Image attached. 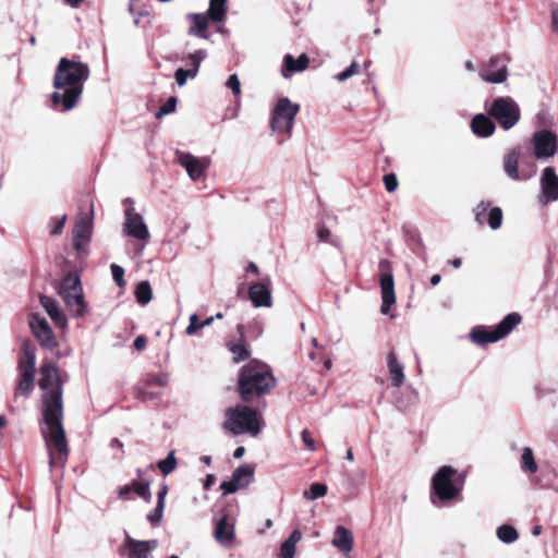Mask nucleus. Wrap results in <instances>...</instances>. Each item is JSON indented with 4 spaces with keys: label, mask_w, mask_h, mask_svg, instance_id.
<instances>
[{
    "label": "nucleus",
    "mask_w": 558,
    "mask_h": 558,
    "mask_svg": "<svg viewBox=\"0 0 558 558\" xmlns=\"http://www.w3.org/2000/svg\"><path fill=\"white\" fill-rule=\"evenodd\" d=\"M39 388L43 390V418L46 427L41 429L49 453V465L64 464L69 454L65 432L62 425V387L57 366L45 362L40 367Z\"/></svg>",
    "instance_id": "1"
},
{
    "label": "nucleus",
    "mask_w": 558,
    "mask_h": 558,
    "mask_svg": "<svg viewBox=\"0 0 558 558\" xmlns=\"http://www.w3.org/2000/svg\"><path fill=\"white\" fill-rule=\"evenodd\" d=\"M89 77V66L81 61L61 58L53 77L52 102L54 106L62 105L63 111H69L76 106L82 93L84 83Z\"/></svg>",
    "instance_id": "2"
},
{
    "label": "nucleus",
    "mask_w": 558,
    "mask_h": 558,
    "mask_svg": "<svg viewBox=\"0 0 558 558\" xmlns=\"http://www.w3.org/2000/svg\"><path fill=\"white\" fill-rule=\"evenodd\" d=\"M274 385L275 377L266 364L252 361L242 367L239 391L243 401L250 402L254 396L267 393Z\"/></svg>",
    "instance_id": "3"
},
{
    "label": "nucleus",
    "mask_w": 558,
    "mask_h": 558,
    "mask_svg": "<svg viewBox=\"0 0 558 558\" xmlns=\"http://www.w3.org/2000/svg\"><path fill=\"white\" fill-rule=\"evenodd\" d=\"M225 415L223 428L233 435L248 434L256 437L264 425L262 416L246 405L229 408Z\"/></svg>",
    "instance_id": "4"
},
{
    "label": "nucleus",
    "mask_w": 558,
    "mask_h": 558,
    "mask_svg": "<svg viewBox=\"0 0 558 558\" xmlns=\"http://www.w3.org/2000/svg\"><path fill=\"white\" fill-rule=\"evenodd\" d=\"M59 294L73 317L80 318L87 314L81 279L77 274H68L59 284Z\"/></svg>",
    "instance_id": "5"
},
{
    "label": "nucleus",
    "mask_w": 558,
    "mask_h": 558,
    "mask_svg": "<svg viewBox=\"0 0 558 558\" xmlns=\"http://www.w3.org/2000/svg\"><path fill=\"white\" fill-rule=\"evenodd\" d=\"M521 319L518 313H510L494 327H474L470 332V338L474 343L480 345L497 342L509 335L512 329L521 323Z\"/></svg>",
    "instance_id": "6"
},
{
    "label": "nucleus",
    "mask_w": 558,
    "mask_h": 558,
    "mask_svg": "<svg viewBox=\"0 0 558 558\" xmlns=\"http://www.w3.org/2000/svg\"><path fill=\"white\" fill-rule=\"evenodd\" d=\"M458 471L450 466H441L432 478V489L439 501H450L456 499L463 487V480L456 481Z\"/></svg>",
    "instance_id": "7"
},
{
    "label": "nucleus",
    "mask_w": 558,
    "mask_h": 558,
    "mask_svg": "<svg viewBox=\"0 0 558 558\" xmlns=\"http://www.w3.org/2000/svg\"><path fill=\"white\" fill-rule=\"evenodd\" d=\"M299 110L298 104L287 97L280 98L272 110L271 130L278 134H290Z\"/></svg>",
    "instance_id": "8"
},
{
    "label": "nucleus",
    "mask_w": 558,
    "mask_h": 558,
    "mask_svg": "<svg viewBox=\"0 0 558 558\" xmlns=\"http://www.w3.org/2000/svg\"><path fill=\"white\" fill-rule=\"evenodd\" d=\"M487 111L504 130L512 129L521 117L519 105L511 97L496 98Z\"/></svg>",
    "instance_id": "9"
},
{
    "label": "nucleus",
    "mask_w": 558,
    "mask_h": 558,
    "mask_svg": "<svg viewBox=\"0 0 558 558\" xmlns=\"http://www.w3.org/2000/svg\"><path fill=\"white\" fill-rule=\"evenodd\" d=\"M35 365H36V355L35 350L29 347L24 348V359L20 363V375L21 378L19 380L14 399L16 400L19 396L27 397L34 389L35 383Z\"/></svg>",
    "instance_id": "10"
},
{
    "label": "nucleus",
    "mask_w": 558,
    "mask_h": 558,
    "mask_svg": "<svg viewBox=\"0 0 558 558\" xmlns=\"http://www.w3.org/2000/svg\"><path fill=\"white\" fill-rule=\"evenodd\" d=\"M123 232L137 241H148L150 234L147 225L141 214L135 213L134 208L125 210V219L123 222Z\"/></svg>",
    "instance_id": "11"
},
{
    "label": "nucleus",
    "mask_w": 558,
    "mask_h": 558,
    "mask_svg": "<svg viewBox=\"0 0 558 558\" xmlns=\"http://www.w3.org/2000/svg\"><path fill=\"white\" fill-rule=\"evenodd\" d=\"M254 480V470L250 465H242L236 468L230 481L221 483L220 488L223 495L233 494L240 489L246 488Z\"/></svg>",
    "instance_id": "12"
},
{
    "label": "nucleus",
    "mask_w": 558,
    "mask_h": 558,
    "mask_svg": "<svg viewBox=\"0 0 558 558\" xmlns=\"http://www.w3.org/2000/svg\"><path fill=\"white\" fill-rule=\"evenodd\" d=\"M29 327L43 347L51 349L57 345L56 337L46 318L38 314H32L29 316Z\"/></svg>",
    "instance_id": "13"
},
{
    "label": "nucleus",
    "mask_w": 558,
    "mask_h": 558,
    "mask_svg": "<svg viewBox=\"0 0 558 558\" xmlns=\"http://www.w3.org/2000/svg\"><path fill=\"white\" fill-rule=\"evenodd\" d=\"M538 201L542 205L558 201V175L551 167L543 170Z\"/></svg>",
    "instance_id": "14"
},
{
    "label": "nucleus",
    "mask_w": 558,
    "mask_h": 558,
    "mask_svg": "<svg viewBox=\"0 0 558 558\" xmlns=\"http://www.w3.org/2000/svg\"><path fill=\"white\" fill-rule=\"evenodd\" d=\"M247 292L254 307L269 308L272 306L271 282L269 278L250 284Z\"/></svg>",
    "instance_id": "15"
},
{
    "label": "nucleus",
    "mask_w": 558,
    "mask_h": 558,
    "mask_svg": "<svg viewBox=\"0 0 558 558\" xmlns=\"http://www.w3.org/2000/svg\"><path fill=\"white\" fill-rule=\"evenodd\" d=\"M507 76V65L498 57H492L480 70V77L487 83H504Z\"/></svg>",
    "instance_id": "16"
},
{
    "label": "nucleus",
    "mask_w": 558,
    "mask_h": 558,
    "mask_svg": "<svg viewBox=\"0 0 558 558\" xmlns=\"http://www.w3.org/2000/svg\"><path fill=\"white\" fill-rule=\"evenodd\" d=\"M93 229V206L90 205L89 214L80 216L73 229V245L80 251L88 243Z\"/></svg>",
    "instance_id": "17"
},
{
    "label": "nucleus",
    "mask_w": 558,
    "mask_h": 558,
    "mask_svg": "<svg viewBox=\"0 0 558 558\" xmlns=\"http://www.w3.org/2000/svg\"><path fill=\"white\" fill-rule=\"evenodd\" d=\"M178 162L186 170L192 181L199 180L209 165L206 158H198L187 153H180Z\"/></svg>",
    "instance_id": "18"
},
{
    "label": "nucleus",
    "mask_w": 558,
    "mask_h": 558,
    "mask_svg": "<svg viewBox=\"0 0 558 558\" xmlns=\"http://www.w3.org/2000/svg\"><path fill=\"white\" fill-rule=\"evenodd\" d=\"M534 154L537 158H549L556 153V136L549 131H541L533 137Z\"/></svg>",
    "instance_id": "19"
},
{
    "label": "nucleus",
    "mask_w": 558,
    "mask_h": 558,
    "mask_svg": "<svg viewBox=\"0 0 558 558\" xmlns=\"http://www.w3.org/2000/svg\"><path fill=\"white\" fill-rule=\"evenodd\" d=\"M380 290L383 300L380 312L387 315L390 307L396 303L395 282L391 272H385L380 276Z\"/></svg>",
    "instance_id": "20"
},
{
    "label": "nucleus",
    "mask_w": 558,
    "mask_h": 558,
    "mask_svg": "<svg viewBox=\"0 0 558 558\" xmlns=\"http://www.w3.org/2000/svg\"><path fill=\"white\" fill-rule=\"evenodd\" d=\"M158 546L157 539L137 541L126 534L125 547L130 551L131 558H148V555Z\"/></svg>",
    "instance_id": "21"
},
{
    "label": "nucleus",
    "mask_w": 558,
    "mask_h": 558,
    "mask_svg": "<svg viewBox=\"0 0 558 558\" xmlns=\"http://www.w3.org/2000/svg\"><path fill=\"white\" fill-rule=\"evenodd\" d=\"M40 304L59 328H66L68 319L56 300L47 295H40Z\"/></svg>",
    "instance_id": "22"
},
{
    "label": "nucleus",
    "mask_w": 558,
    "mask_h": 558,
    "mask_svg": "<svg viewBox=\"0 0 558 558\" xmlns=\"http://www.w3.org/2000/svg\"><path fill=\"white\" fill-rule=\"evenodd\" d=\"M186 19L191 21V26L187 31L189 35L196 36L208 40L210 35L207 33L209 17L203 13H190Z\"/></svg>",
    "instance_id": "23"
},
{
    "label": "nucleus",
    "mask_w": 558,
    "mask_h": 558,
    "mask_svg": "<svg viewBox=\"0 0 558 558\" xmlns=\"http://www.w3.org/2000/svg\"><path fill=\"white\" fill-rule=\"evenodd\" d=\"M215 539L223 545L228 546L234 538V525L231 523L227 515L222 517L216 522L214 530Z\"/></svg>",
    "instance_id": "24"
},
{
    "label": "nucleus",
    "mask_w": 558,
    "mask_h": 558,
    "mask_svg": "<svg viewBox=\"0 0 558 558\" xmlns=\"http://www.w3.org/2000/svg\"><path fill=\"white\" fill-rule=\"evenodd\" d=\"M331 544L343 555H348L353 548L352 532L342 525H338L335 529Z\"/></svg>",
    "instance_id": "25"
},
{
    "label": "nucleus",
    "mask_w": 558,
    "mask_h": 558,
    "mask_svg": "<svg viewBox=\"0 0 558 558\" xmlns=\"http://www.w3.org/2000/svg\"><path fill=\"white\" fill-rule=\"evenodd\" d=\"M471 129L477 136L488 137L494 133L496 126L489 117L478 113L472 119Z\"/></svg>",
    "instance_id": "26"
},
{
    "label": "nucleus",
    "mask_w": 558,
    "mask_h": 558,
    "mask_svg": "<svg viewBox=\"0 0 558 558\" xmlns=\"http://www.w3.org/2000/svg\"><path fill=\"white\" fill-rule=\"evenodd\" d=\"M387 367L392 386L400 387L404 381L403 366L392 351L387 355Z\"/></svg>",
    "instance_id": "27"
},
{
    "label": "nucleus",
    "mask_w": 558,
    "mask_h": 558,
    "mask_svg": "<svg viewBox=\"0 0 558 558\" xmlns=\"http://www.w3.org/2000/svg\"><path fill=\"white\" fill-rule=\"evenodd\" d=\"M308 58L306 54H301L298 59H294L291 54H286L283 58L282 75L287 78L293 72H301L307 69Z\"/></svg>",
    "instance_id": "28"
},
{
    "label": "nucleus",
    "mask_w": 558,
    "mask_h": 558,
    "mask_svg": "<svg viewBox=\"0 0 558 558\" xmlns=\"http://www.w3.org/2000/svg\"><path fill=\"white\" fill-rule=\"evenodd\" d=\"M520 151L513 149L508 153L504 158V170L509 178L512 180H522L524 179L519 174L518 163H519Z\"/></svg>",
    "instance_id": "29"
},
{
    "label": "nucleus",
    "mask_w": 558,
    "mask_h": 558,
    "mask_svg": "<svg viewBox=\"0 0 558 558\" xmlns=\"http://www.w3.org/2000/svg\"><path fill=\"white\" fill-rule=\"evenodd\" d=\"M228 0H210L207 16L216 23H222L227 16Z\"/></svg>",
    "instance_id": "30"
},
{
    "label": "nucleus",
    "mask_w": 558,
    "mask_h": 558,
    "mask_svg": "<svg viewBox=\"0 0 558 558\" xmlns=\"http://www.w3.org/2000/svg\"><path fill=\"white\" fill-rule=\"evenodd\" d=\"M302 533L299 530H294L288 539H286L280 547V556L282 558H293L295 555V546L301 541Z\"/></svg>",
    "instance_id": "31"
},
{
    "label": "nucleus",
    "mask_w": 558,
    "mask_h": 558,
    "mask_svg": "<svg viewBox=\"0 0 558 558\" xmlns=\"http://www.w3.org/2000/svg\"><path fill=\"white\" fill-rule=\"evenodd\" d=\"M521 469L527 473H535L537 471V463L535 461L533 451L530 447H524L521 453Z\"/></svg>",
    "instance_id": "32"
},
{
    "label": "nucleus",
    "mask_w": 558,
    "mask_h": 558,
    "mask_svg": "<svg viewBox=\"0 0 558 558\" xmlns=\"http://www.w3.org/2000/svg\"><path fill=\"white\" fill-rule=\"evenodd\" d=\"M497 537L500 542L506 544L514 543L519 538L517 530L509 524H502L497 529Z\"/></svg>",
    "instance_id": "33"
},
{
    "label": "nucleus",
    "mask_w": 558,
    "mask_h": 558,
    "mask_svg": "<svg viewBox=\"0 0 558 558\" xmlns=\"http://www.w3.org/2000/svg\"><path fill=\"white\" fill-rule=\"evenodd\" d=\"M135 296L140 304L146 305L153 299L151 287L148 281H141L135 289Z\"/></svg>",
    "instance_id": "34"
},
{
    "label": "nucleus",
    "mask_w": 558,
    "mask_h": 558,
    "mask_svg": "<svg viewBox=\"0 0 558 558\" xmlns=\"http://www.w3.org/2000/svg\"><path fill=\"white\" fill-rule=\"evenodd\" d=\"M206 57H207V52L202 49L196 50L187 56L189 63L192 66L190 69L192 78H194L197 75L201 63Z\"/></svg>",
    "instance_id": "35"
},
{
    "label": "nucleus",
    "mask_w": 558,
    "mask_h": 558,
    "mask_svg": "<svg viewBox=\"0 0 558 558\" xmlns=\"http://www.w3.org/2000/svg\"><path fill=\"white\" fill-rule=\"evenodd\" d=\"M327 494V486L320 483H313L308 490H304L303 496L307 500L322 498Z\"/></svg>",
    "instance_id": "36"
},
{
    "label": "nucleus",
    "mask_w": 558,
    "mask_h": 558,
    "mask_svg": "<svg viewBox=\"0 0 558 558\" xmlns=\"http://www.w3.org/2000/svg\"><path fill=\"white\" fill-rule=\"evenodd\" d=\"M487 223L493 230L500 228L502 223V210L499 207H493L488 211Z\"/></svg>",
    "instance_id": "37"
},
{
    "label": "nucleus",
    "mask_w": 558,
    "mask_h": 558,
    "mask_svg": "<svg viewBox=\"0 0 558 558\" xmlns=\"http://www.w3.org/2000/svg\"><path fill=\"white\" fill-rule=\"evenodd\" d=\"M177 466L174 451H170L166 459L158 462V469L163 475L170 474Z\"/></svg>",
    "instance_id": "38"
},
{
    "label": "nucleus",
    "mask_w": 558,
    "mask_h": 558,
    "mask_svg": "<svg viewBox=\"0 0 558 558\" xmlns=\"http://www.w3.org/2000/svg\"><path fill=\"white\" fill-rule=\"evenodd\" d=\"M488 207H489L488 203L481 202L474 208L475 220H476L477 223L484 225L486 222L487 216H488V211H489Z\"/></svg>",
    "instance_id": "39"
},
{
    "label": "nucleus",
    "mask_w": 558,
    "mask_h": 558,
    "mask_svg": "<svg viewBox=\"0 0 558 558\" xmlns=\"http://www.w3.org/2000/svg\"><path fill=\"white\" fill-rule=\"evenodd\" d=\"M110 269L112 279L114 280L117 286L123 288L125 286L124 269L117 264H111Z\"/></svg>",
    "instance_id": "40"
},
{
    "label": "nucleus",
    "mask_w": 558,
    "mask_h": 558,
    "mask_svg": "<svg viewBox=\"0 0 558 558\" xmlns=\"http://www.w3.org/2000/svg\"><path fill=\"white\" fill-rule=\"evenodd\" d=\"M169 381V377L167 374L160 373L155 375H149L146 379L147 386H159L165 387Z\"/></svg>",
    "instance_id": "41"
},
{
    "label": "nucleus",
    "mask_w": 558,
    "mask_h": 558,
    "mask_svg": "<svg viewBox=\"0 0 558 558\" xmlns=\"http://www.w3.org/2000/svg\"><path fill=\"white\" fill-rule=\"evenodd\" d=\"M177 107V98L170 97L166 104H163L156 113L157 118L169 114L175 110Z\"/></svg>",
    "instance_id": "42"
},
{
    "label": "nucleus",
    "mask_w": 558,
    "mask_h": 558,
    "mask_svg": "<svg viewBox=\"0 0 558 558\" xmlns=\"http://www.w3.org/2000/svg\"><path fill=\"white\" fill-rule=\"evenodd\" d=\"M190 324L185 329V333L187 336H194L196 332L202 329L201 322L198 319V316L196 314H192L189 318Z\"/></svg>",
    "instance_id": "43"
},
{
    "label": "nucleus",
    "mask_w": 558,
    "mask_h": 558,
    "mask_svg": "<svg viewBox=\"0 0 558 558\" xmlns=\"http://www.w3.org/2000/svg\"><path fill=\"white\" fill-rule=\"evenodd\" d=\"M191 77L192 78V74H191V70L190 69H183V68H179L175 73H174V78H175V82L177 84L182 87L183 85H185L187 78Z\"/></svg>",
    "instance_id": "44"
},
{
    "label": "nucleus",
    "mask_w": 558,
    "mask_h": 558,
    "mask_svg": "<svg viewBox=\"0 0 558 558\" xmlns=\"http://www.w3.org/2000/svg\"><path fill=\"white\" fill-rule=\"evenodd\" d=\"M301 437L306 449L311 451H315L317 449L316 441L308 429H303L301 433Z\"/></svg>",
    "instance_id": "45"
},
{
    "label": "nucleus",
    "mask_w": 558,
    "mask_h": 558,
    "mask_svg": "<svg viewBox=\"0 0 558 558\" xmlns=\"http://www.w3.org/2000/svg\"><path fill=\"white\" fill-rule=\"evenodd\" d=\"M133 489L136 492V494L144 498L145 500L149 501L150 499V492H149V485L143 484V483H134Z\"/></svg>",
    "instance_id": "46"
},
{
    "label": "nucleus",
    "mask_w": 558,
    "mask_h": 558,
    "mask_svg": "<svg viewBox=\"0 0 558 558\" xmlns=\"http://www.w3.org/2000/svg\"><path fill=\"white\" fill-rule=\"evenodd\" d=\"M231 351H232V353L234 355L233 360L236 363H239L240 361H243L248 355L247 350L244 347L239 345V344L232 345Z\"/></svg>",
    "instance_id": "47"
},
{
    "label": "nucleus",
    "mask_w": 558,
    "mask_h": 558,
    "mask_svg": "<svg viewBox=\"0 0 558 558\" xmlns=\"http://www.w3.org/2000/svg\"><path fill=\"white\" fill-rule=\"evenodd\" d=\"M384 183L387 192L392 193L398 187V179L396 174L388 173L384 177Z\"/></svg>",
    "instance_id": "48"
},
{
    "label": "nucleus",
    "mask_w": 558,
    "mask_h": 558,
    "mask_svg": "<svg viewBox=\"0 0 558 558\" xmlns=\"http://www.w3.org/2000/svg\"><path fill=\"white\" fill-rule=\"evenodd\" d=\"M163 509H165V506L162 505H157L155 510L153 512H150L148 515H147V520L151 523V524H157L160 522V520L162 519V513H163Z\"/></svg>",
    "instance_id": "49"
},
{
    "label": "nucleus",
    "mask_w": 558,
    "mask_h": 558,
    "mask_svg": "<svg viewBox=\"0 0 558 558\" xmlns=\"http://www.w3.org/2000/svg\"><path fill=\"white\" fill-rule=\"evenodd\" d=\"M226 86L230 88L235 95L241 93V85L236 74H232L229 76Z\"/></svg>",
    "instance_id": "50"
},
{
    "label": "nucleus",
    "mask_w": 558,
    "mask_h": 558,
    "mask_svg": "<svg viewBox=\"0 0 558 558\" xmlns=\"http://www.w3.org/2000/svg\"><path fill=\"white\" fill-rule=\"evenodd\" d=\"M317 236L320 241L327 242L331 238V232L324 226L318 227Z\"/></svg>",
    "instance_id": "51"
},
{
    "label": "nucleus",
    "mask_w": 558,
    "mask_h": 558,
    "mask_svg": "<svg viewBox=\"0 0 558 558\" xmlns=\"http://www.w3.org/2000/svg\"><path fill=\"white\" fill-rule=\"evenodd\" d=\"M65 221H66V216L63 215L58 221L57 223L53 226V228L51 229V233L54 234V235H58L62 232L63 230V227L65 225Z\"/></svg>",
    "instance_id": "52"
},
{
    "label": "nucleus",
    "mask_w": 558,
    "mask_h": 558,
    "mask_svg": "<svg viewBox=\"0 0 558 558\" xmlns=\"http://www.w3.org/2000/svg\"><path fill=\"white\" fill-rule=\"evenodd\" d=\"M146 338L144 336H138L135 338L134 340V348L137 350V351H142L146 348Z\"/></svg>",
    "instance_id": "53"
},
{
    "label": "nucleus",
    "mask_w": 558,
    "mask_h": 558,
    "mask_svg": "<svg viewBox=\"0 0 558 558\" xmlns=\"http://www.w3.org/2000/svg\"><path fill=\"white\" fill-rule=\"evenodd\" d=\"M167 492H168L167 486H162V487L160 488V490L158 492V500H157V505H162V506H165V504H166V495H167Z\"/></svg>",
    "instance_id": "54"
},
{
    "label": "nucleus",
    "mask_w": 558,
    "mask_h": 558,
    "mask_svg": "<svg viewBox=\"0 0 558 558\" xmlns=\"http://www.w3.org/2000/svg\"><path fill=\"white\" fill-rule=\"evenodd\" d=\"M352 76H353V73H351V71L348 68L343 72L337 74L335 78L339 82H343Z\"/></svg>",
    "instance_id": "55"
},
{
    "label": "nucleus",
    "mask_w": 558,
    "mask_h": 558,
    "mask_svg": "<svg viewBox=\"0 0 558 558\" xmlns=\"http://www.w3.org/2000/svg\"><path fill=\"white\" fill-rule=\"evenodd\" d=\"M132 490H133V485H125L120 488L119 495H120V497L123 498V497L128 496Z\"/></svg>",
    "instance_id": "56"
},
{
    "label": "nucleus",
    "mask_w": 558,
    "mask_h": 558,
    "mask_svg": "<svg viewBox=\"0 0 558 558\" xmlns=\"http://www.w3.org/2000/svg\"><path fill=\"white\" fill-rule=\"evenodd\" d=\"M246 270L256 275L259 272L258 266L255 263H250Z\"/></svg>",
    "instance_id": "57"
},
{
    "label": "nucleus",
    "mask_w": 558,
    "mask_h": 558,
    "mask_svg": "<svg viewBox=\"0 0 558 558\" xmlns=\"http://www.w3.org/2000/svg\"><path fill=\"white\" fill-rule=\"evenodd\" d=\"M214 482L215 476L213 474H208L204 484L205 488H209Z\"/></svg>",
    "instance_id": "58"
},
{
    "label": "nucleus",
    "mask_w": 558,
    "mask_h": 558,
    "mask_svg": "<svg viewBox=\"0 0 558 558\" xmlns=\"http://www.w3.org/2000/svg\"><path fill=\"white\" fill-rule=\"evenodd\" d=\"M244 447H238L235 450H234V453H233V457L235 459H240L243 454H244Z\"/></svg>",
    "instance_id": "59"
},
{
    "label": "nucleus",
    "mask_w": 558,
    "mask_h": 558,
    "mask_svg": "<svg viewBox=\"0 0 558 558\" xmlns=\"http://www.w3.org/2000/svg\"><path fill=\"white\" fill-rule=\"evenodd\" d=\"M66 4H69L72 8H77L81 5L83 0H64Z\"/></svg>",
    "instance_id": "60"
},
{
    "label": "nucleus",
    "mask_w": 558,
    "mask_h": 558,
    "mask_svg": "<svg viewBox=\"0 0 558 558\" xmlns=\"http://www.w3.org/2000/svg\"><path fill=\"white\" fill-rule=\"evenodd\" d=\"M110 445L112 448H117V449L123 448V444L118 438L112 439Z\"/></svg>",
    "instance_id": "61"
},
{
    "label": "nucleus",
    "mask_w": 558,
    "mask_h": 558,
    "mask_svg": "<svg viewBox=\"0 0 558 558\" xmlns=\"http://www.w3.org/2000/svg\"><path fill=\"white\" fill-rule=\"evenodd\" d=\"M349 70L351 71V73H353V75H355L359 71V63L356 61H353L350 64Z\"/></svg>",
    "instance_id": "62"
},
{
    "label": "nucleus",
    "mask_w": 558,
    "mask_h": 558,
    "mask_svg": "<svg viewBox=\"0 0 558 558\" xmlns=\"http://www.w3.org/2000/svg\"><path fill=\"white\" fill-rule=\"evenodd\" d=\"M441 280V277L440 275H433L432 278H430V284L432 286H437Z\"/></svg>",
    "instance_id": "63"
},
{
    "label": "nucleus",
    "mask_w": 558,
    "mask_h": 558,
    "mask_svg": "<svg viewBox=\"0 0 558 558\" xmlns=\"http://www.w3.org/2000/svg\"><path fill=\"white\" fill-rule=\"evenodd\" d=\"M553 19L556 29L558 31V9L554 12Z\"/></svg>",
    "instance_id": "64"
}]
</instances>
